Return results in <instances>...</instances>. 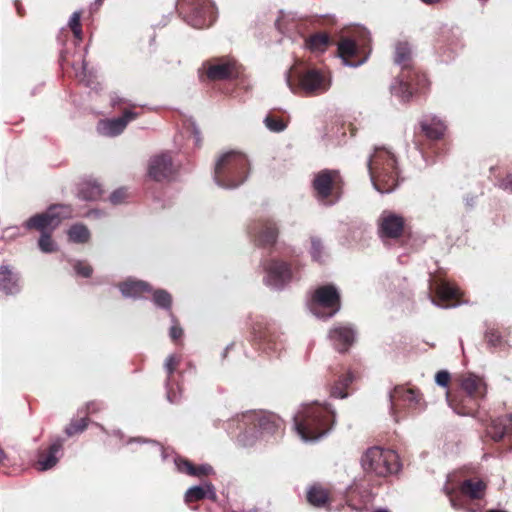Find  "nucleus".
I'll use <instances>...</instances> for the list:
<instances>
[{
	"label": "nucleus",
	"mask_w": 512,
	"mask_h": 512,
	"mask_svg": "<svg viewBox=\"0 0 512 512\" xmlns=\"http://www.w3.org/2000/svg\"><path fill=\"white\" fill-rule=\"evenodd\" d=\"M282 420L276 414L264 410H249L237 414L228 421L227 429L235 426L240 430L236 438L238 446L252 448L262 440H268L280 429Z\"/></svg>",
	"instance_id": "1"
},
{
	"label": "nucleus",
	"mask_w": 512,
	"mask_h": 512,
	"mask_svg": "<svg viewBox=\"0 0 512 512\" xmlns=\"http://www.w3.org/2000/svg\"><path fill=\"white\" fill-rule=\"evenodd\" d=\"M294 427L304 442H316L327 436L336 423V412L329 404H302L293 417Z\"/></svg>",
	"instance_id": "2"
},
{
	"label": "nucleus",
	"mask_w": 512,
	"mask_h": 512,
	"mask_svg": "<svg viewBox=\"0 0 512 512\" xmlns=\"http://www.w3.org/2000/svg\"><path fill=\"white\" fill-rule=\"evenodd\" d=\"M411 48L407 42H398L395 47V63L401 72L390 84V92L401 103H408L419 94H423L429 87L425 74L418 72L410 64Z\"/></svg>",
	"instance_id": "3"
},
{
	"label": "nucleus",
	"mask_w": 512,
	"mask_h": 512,
	"mask_svg": "<svg viewBox=\"0 0 512 512\" xmlns=\"http://www.w3.org/2000/svg\"><path fill=\"white\" fill-rule=\"evenodd\" d=\"M370 180L381 194L393 192L402 181L396 155L387 147H375L367 159Z\"/></svg>",
	"instance_id": "4"
},
{
	"label": "nucleus",
	"mask_w": 512,
	"mask_h": 512,
	"mask_svg": "<svg viewBox=\"0 0 512 512\" xmlns=\"http://www.w3.org/2000/svg\"><path fill=\"white\" fill-rule=\"evenodd\" d=\"M73 209L67 204L51 205L44 213L35 214L23 223L27 230L36 229L41 235L38 240V247L43 253H53L58 250V245L52 239L51 233L57 228L62 220L71 218Z\"/></svg>",
	"instance_id": "5"
},
{
	"label": "nucleus",
	"mask_w": 512,
	"mask_h": 512,
	"mask_svg": "<svg viewBox=\"0 0 512 512\" xmlns=\"http://www.w3.org/2000/svg\"><path fill=\"white\" fill-rule=\"evenodd\" d=\"M461 392L458 395H447L449 406L461 416L476 417L481 402L487 393L485 380L474 373L459 376Z\"/></svg>",
	"instance_id": "6"
},
{
	"label": "nucleus",
	"mask_w": 512,
	"mask_h": 512,
	"mask_svg": "<svg viewBox=\"0 0 512 512\" xmlns=\"http://www.w3.org/2000/svg\"><path fill=\"white\" fill-rule=\"evenodd\" d=\"M250 162L245 154L239 151H228L221 154L214 165L213 179L223 189H235L248 178Z\"/></svg>",
	"instance_id": "7"
},
{
	"label": "nucleus",
	"mask_w": 512,
	"mask_h": 512,
	"mask_svg": "<svg viewBox=\"0 0 512 512\" xmlns=\"http://www.w3.org/2000/svg\"><path fill=\"white\" fill-rule=\"evenodd\" d=\"M263 284L272 291L281 292L302 279L303 265L298 260L287 261L270 257L262 261Z\"/></svg>",
	"instance_id": "8"
},
{
	"label": "nucleus",
	"mask_w": 512,
	"mask_h": 512,
	"mask_svg": "<svg viewBox=\"0 0 512 512\" xmlns=\"http://www.w3.org/2000/svg\"><path fill=\"white\" fill-rule=\"evenodd\" d=\"M285 80L292 93L306 96L322 94L331 86L330 75L316 68H291Z\"/></svg>",
	"instance_id": "9"
},
{
	"label": "nucleus",
	"mask_w": 512,
	"mask_h": 512,
	"mask_svg": "<svg viewBox=\"0 0 512 512\" xmlns=\"http://www.w3.org/2000/svg\"><path fill=\"white\" fill-rule=\"evenodd\" d=\"M361 465L366 473L378 477L394 475L401 470L398 454L394 450L379 446L370 447L365 451Z\"/></svg>",
	"instance_id": "10"
},
{
	"label": "nucleus",
	"mask_w": 512,
	"mask_h": 512,
	"mask_svg": "<svg viewBox=\"0 0 512 512\" xmlns=\"http://www.w3.org/2000/svg\"><path fill=\"white\" fill-rule=\"evenodd\" d=\"M176 8L183 20L195 29L208 28L217 18L212 0H177Z\"/></svg>",
	"instance_id": "11"
},
{
	"label": "nucleus",
	"mask_w": 512,
	"mask_h": 512,
	"mask_svg": "<svg viewBox=\"0 0 512 512\" xmlns=\"http://www.w3.org/2000/svg\"><path fill=\"white\" fill-rule=\"evenodd\" d=\"M390 412L395 421H399L408 414H418L425 410L426 403L423 395L417 388L396 386L389 393Z\"/></svg>",
	"instance_id": "12"
},
{
	"label": "nucleus",
	"mask_w": 512,
	"mask_h": 512,
	"mask_svg": "<svg viewBox=\"0 0 512 512\" xmlns=\"http://www.w3.org/2000/svg\"><path fill=\"white\" fill-rule=\"evenodd\" d=\"M356 39L345 38L338 43V55L345 66L356 68L369 57L370 33L365 27L356 28Z\"/></svg>",
	"instance_id": "13"
},
{
	"label": "nucleus",
	"mask_w": 512,
	"mask_h": 512,
	"mask_svg": "<svg viewBox=\"0 0 512 512\" xmlns=\"http://www.w3.org/2000/svg\"><path fill=\"white\" fill-rule=\"evenodd\" d=\"M254 345L269 357H278L284 349L282 334L274 323L260 317L252 325Z\"/></svg>",
	"instance_id": "14"
},
{
	"label": "nucleus",
	"mask_w": 512,
	"mask_h": 512,
	"mask_svg": "<svg viewBox=\"0 0 512 512\" xmlns=\"http://www.w3.org/2000/svg\"><path fill=\"white\" fill-rule=\"evenodd\" d=\"M181 362V356L178 354H170L164 361V371L166 373L165 392L166 399L171 404H178L183 398L182 380L185 373H195L196 367L192 362L187 363V368L183 371L178 369Z\"/></svg>",
	"instance_id": "15"
},
{
	"label": "nucleus",
	"mask_w": 512,
	"mask_h": 512,
	"mask_svg": "<svg viewBox=\"0 0 512 512\" xmlns=\"http://www.w3.org/2000/svg\"><path fill=\"white\" fill-rule=\"evenodd\" d=\"M340 293L336 286L327 284L314 290L307 302L308 310L318 319H329L340 310Z\"/></svg>",
	"instance_id": "16"
},
{
	"label": "nucleus",
	"mask_w": 512,
	"mask_h": 512,
	"mask_svg": "<svg viewBox=\"0 0 512 512\" xmlns=\"http://www.w3.org/2000/svg\"><path fill=\"white\" fill-rule=\"evenodd\" d=\"M312 188L320 203L326 206L334 205L341 197L339 172L329 169L319 171L314 175Z\"/></svg>",
	"instance_id": "17"
},
{
	"label": "nucleus",
	"mask_w": 512,
	"mask_h": 512,
	"mask_svg": "<svg viewBox=\"0 0 512 512\" xmlns=\"http://www.w3.org/2000/svg\"><path fill=\"white\" fill-rule=\"evenodd\" d=\"M278 226L269 218H261L251 221L247 226L250 239L259 247H270L276 243Z\"/></svg>",
	"instance_id": "18"
},
{
	"label": "nucleus",
	"mask_w": 512,
	"mask_h": 512,
	"mask_svg": "<svg viewBox=\"0 0 512 512\" xmlns=\"http://www.w3.org/2000/svg\"><path fill=\"white\" fill-rule=\"evenodd\" d=\"M428 299L441 308H451L458 305V289L445 281H438L431 276L428 279Z\"/></svg>",
	"instance_id": "19"
},
{
	"label": "nucleus",
	"mask_w": 512,
	"mask_h": 512,
	"mask_svg": "<svg viewBox=\"0 0 512 512\" xmlns=\"http://www.w3.org/2000/svg\"><path fill=\"white\" fill-rule=\"evenodd\" d=\"M404 230V219L401 215L384 210L377 220V233L385 245L389 241L397 240Z\"/></svg>",
	"instance_id": "20"
},
{
	"label": "nucleus",
	"mask_w": 512,
	"mask_h": 512,
	"mask_svg": "<svg viewBox=\"0 0 512 512\" xmlns=\"http://www.w3.org/2000/svg\"><path fill=\"white\" fill-rule=\"evenodd\" d=\"M202 70L210 81L236 79L239 76L237 63L229 58H217L202 64Z\"/></svg>",
	"instance_id": "21"
},
{
	"label": "nucleus",
	"mask_w": 512,
	"mask_h": 512,
	"mask_svg": "<svg viewBox=\"0 0 512 512\" xmlns=\"http://www.w3.org/2000/svg\"><path fill=\"white\" fill-rule=\"evenodd\" d=\"M64 443V438L56 436L51 439L47 448L39 449L35 463L36 470L45 472L54 469L64 455Z\"/></svg>",
	"instance_id": "22"
},
{
	"label": "nucleus",
	"mask_w": 512,
	"mask_h": 512,
	"mask_svg": "<svg viewBox=\"0 0 512 512\" xmlns=\"http://www.w3.org/2000/svg\"><path fill=\"white\" fill-rule=\"evenodd\" d=\"M139 113L131 109H124L123 113L114 118H106L98 121L96 130L99 135L105 137H117L124 132L127 125L136 120Z\"/></svg>",
	"instance_id": "23"
},
{
	"label": "nucleus",
	"mask_w": 512,
	"mask_h": 512,
	"mask_svg": "<svg viewBox=\"0 0 512 512\" xmlns=\"http://www.w3.org/2000/svg\"><path fill=\"white\" fill-rule=\"evenodd\" d=\"M176 167L170 152H161L152 156L148 163V175L157 182L173 178Z\"/></svg>",
	"instance_id": "24"
},
{
	"label": "nucleus",
	"mask_w": 512,
	"mask_h": 512,
	"mask_svg": "<svg viewBox=\"0 0 512 512\" xmlns=\"http://www.w3.org/2000/svg\"><path fill=\"white\" fill-rule=\"evenodd\" d=\"M419 125L425 138L431 142L427 149L432 150V153H438V144L433 143L443 138L446 131L444 121L436 115L427 114L422 116Z\"/></svg>",
	"instance_id": "25"
},
{
	"label": "nucleus",
	"mask_w": 512,
	"mask_h": 512,
	"mask_svg": "<svg viewBox=\"0 0 512 512\" xmlns=\"http://www.w3.org/2000/svg\"><path fill=\"white\" fill-rule=\"evenodd\" d=\"M460 49V40L453 34H443L435 45L438 58L443 63H449L454 60Z\"/></svg>",
	"instance_id": "26"
},
{
	"label": "nucleus",
	"mask_w": 512,
	"mask_h": 512,
	"mask_svg": "<svg viewBox=\"0 0 512 512\" xmlns=\"http://www.w3.org/2000/svg\"><path fill=\"white\" fill-rule=\"evenodd\" d=\"M21 275L10 265L0 266V291L7 296H14L21 292Z\"/></svg>",
	"instance_id": "27"
},
{
	"label": "nucleus",
	"mask_w": 512,
	"mask_h": 512,
	"mask_svg": "<svg viewBox=\"0 0 512 512\" xmlns=\"http://www.w3.org/2000/svg\"><path fill=\"white\" fill-rule=\"evenodd\" d=\"M174 465L176 471L181 474H185L191 477H204L215 474L214 468L208 464L203 463L200 465H194L187 458L180 455L174 457Z\"/></svg>",
	"instance_id": "28"
},
{
	"label": "nucleus",
	"mask_w": 512,
	"mask_h": 512,
	"mask_svg": "<svg viewBox=\"0 0 512 512\" xmlns=\"http://www.w3.org/2000/svg\"><path fill=\"white\" fill-rule=\"evenodd\" d=\"M355 330L349 325H337L329 332V338L339 352H346L355 340Z\"/></svg>",
	"instance_id": "29"
},
{
	"label": "nucleus",
	"mask_w": 512,
	"mask_h": 512,
	"mask_svg": "<svg viewBox=\"0 0 512 512\" xmlns=\"http://www.w3.org/2000/svg\"><path fill=\"white\" fill-rule=\"evenodd\" d=\"M276 28L280 33L296 41L304 33L305 23L302 19H296L292 15H282L275 22Z\"/></svg>",
	"instance_id": "30"
},
{
	"label": "nucleus",
	"mask_w": 512,
	"mask_h": 512,
	"mask_svg": "<svg viewBox=\"0 0 512 512\" xmlns=\"http://www.w3.org/2000/svg\"><path fill=\"white\" fill-rule=\"evenodd\" d=\"M204 499H209L213 502L217 501L215 486L210 481H205L201 485L191 486L184 494V502L188 505Z\"/></svg>",
	"instance_id": "31"
},
{
	"label": "nucleus",
	"mask_w": 512,
	"mask_h": 512,
	"mask_svg": "<svg viewBox=\"0 0 512 512\" xmlns=\"http://www.w3.org/2000/svg\"><path fill=\"white\" fill-rule=\"evenodd\" d=\"M487 435L494 441H500L512 432V415L497 417L486 428Z\"/></svg>",
	"instance_id": "32"
},
{
	"label": "nucleus",
	"mask_w": 512,
	"mask_h": 512,
	"mask_svg": "<svg viewBox=\"0 0 512 512\" xmlns=\"http://www.w3.org/2000/svg\"><path fill=\"white\" fill-rule=\"evenodd\" d=\"M119 290L125 298L137 299L142 297L146 292H151V285L143 280L128 278L119 284Z\"/></svg>",
	"instance_id": "33"
},
{
	"label": "nucleus",
	"mask_w": 512,
	"mask_h": 512,
	"mask_svg": "<svg viewBox=\"0 0 512 512\" xmlns=\"http://www.w3.org/2000/svg\"><path fill=\"white\" fill-rule=\"evenodd\" d=\"M307 501L317 508H328L330 497L328 491L320 484H314L307 490Z\"/></svg>",
	"instance_id": "34"
},
{
	"label": "nucleus",
	"mask_w": 512,
	"mask_h": 512,
	"mask_svg": "<svg viewBox=\"0 0 512 512\" xmlns=\"http://www.w3.org/2000/svg\"><path fill=\"white\" fill-rule=\"evenodd\" d=\"M353 380L354 375L350 371L338 375L331 386V396L338 399L347 398L349 394L346 392V389L350 386Z\"/></svg>",
	"instance_id": "35"
},
{
	"label": "nucleus",
	"mask_w": 512,
	"mask_h": 512,
	"mask_svg": "<svg viewBox=\"0 0 512 512\" xmlns=\"http://www.w3.org/2000/svg\"><path fill=\"white\" fill-rule=\"evenodd\" d=\"M485 484L481 480L474 481L472 479L464 480L460 487L459 493L468 496L471 499H480L483 495Z\"/></svg>",
	"instance_id": "36"
},
{
	"label": "nucleus",
	"mask_w": 512,
	"mask_h": 512,
	"mask_svg": "<svg viewBox=\"0 0 512 512\" xmlns=\"http://www.w3.org/2000/svg\"><path fill=\"white\" fill-rule=\"evenodd\" d=\"M309 254L311 256L312 261L317 263H324L328 258V252L326 247L322 241V239L318 236L310 237V248Z\"/></svg>",
	"instance_id": "37"
},
{
	"label": "nucleus",
	"mask_w": 512,
	"mask_h": 512,
	"mask_svg": "<svg viewBox=\"0 0 512 512\" xmlns=\"http://www.w3.org/2000/svg\"><path fill=\"white\" fill-rule=\"evenodd\" d=\"M102 189L98 182L87 181L80 185L78 197L85 201H94L101 196Z\"/></svg>",
	"instance_id": "38"
},
{
	"label": "nucleus",
	"mask_w": 512,
	"mask_h": 512,
	"mask_svg": "<svg viewBox=\"0 0 512 512\" xmlns=\"http://www.w3.org/2000/svg\"><path fill=\"white\" fill-rule=\"evenodd\" d=\"M132 443H138V444L150 443V444L156 446L158 448V450L160 451L162 461H164V462L168 461L170 458L174 461V457L177 455L172 448H170V447H163L157 441L151 440V439H147V438H144V437H130L126 441L127 445L132 444Z\"/></svg>",
	"instance_id": "39"
},
{
	"label": "nucleus",
	"mask_w": 512,
	"mask_h": 512,
	"mask_svg": "<svg viewBox=\"0 0 512 512\" xmlns=\"http://www.w3.org/2000/svg\"><path fill=\"white\" fill-rule=\"evenodd\" d=\"M152 302L155 307L162 309L170 314L172 308V295L165 289H155L151 291Z\"/></svg>",
	"instance_id": "40"
},
{
	"label": "nucleus",
	"mask_w": 512,
	"mask_h": 512,
	"mask_svg": "<svg viewBox=\"0 0 512 512\" xmlns=\"http://www.w3.org/2000/svg\"><path fill=\"white\" fill-rule=\"evenodd\" d=\"M329 40V36L326 33H317L306 39L305 45L311 51L321 52L325 50Z\"/></svg>",
	"instance_id": "41"
},
{
	"label": "nucleus",
	"mask_w": 512,
	"mask_h": 512,
	"mask_svg": "<svg viewBox=\"0 0 512 512\" xmlns=\"http://www.w3.org/2000/svg\"><path fill=\"white\" fill-rule=\"evenodd\" d=\"M68 238L73 243H86L90 238V231L83 224H74L68 230Z\"/></svg>",
	"instance_id": "42"
},
{
	"label": "nucleus",
	"mask_w": 512,
	"mask_h": 512,
	"mask_svg": "<svg viewBox=\"0 0 512 512\" xmlns=\"http://www.w3.org/2000/svg\"><path fill=\"white\" fill-rule=\"evenodd\" d=\"M346 131L343 126L332 125L325 133L324 139L331 145L337 146L344 142Z\"/></svg>",
	"instance_id": "43"
},
{
	"label": "nucleus",
	"mask_w": 512,
	"mask_h": 512,
	"mask_svg": "<svg viewBox=\"0 0 512 512\" xmlns=\"http://www.w3.org/2000/svg\"><path fill=\"white\" fill-rule=\"evenodd\" d=\"M110 106L113 109H131L136 107L131 100L121 96L118 92L113 91L109 94Z\"/></svg>",
	"instance_id": "44"
},
{
	"label": "nucleus",
	"mask_w": 512,
	"mask_h": 512,
	"mask_svg": "<svg viewBox=\"0 0 512 512\" xmlns=\"http://www.w3.org/2000/svg\"><path fill=\"white\" fill-rule=\"evenodd\" d=\"M264 124L268 130L276 133L284 131L287 127V123L282 118L271 114L265 117Z\"/></svg>",
	"instance_id": "45"
},
{
	"label": "nucleus",
	"mask_w": 512,
	"mask_h": 512,
	"mask_svg": "<svg viewBox=\"0 0 512 512\" xmlns=\"http://www.w3.org/2000/svg\"><path fill=\"white\" fill-rule=\"evenodd\" d=\"M485 340L490 347L497 348L503 344V338L495 327L488 326L485 330Z\"/></svg>",
	"instance_id": "46"
},
{
	"label": "nucleus",
	"mask_w": 512,
	"mask_h": 512,
	"mask_svg": "<svg viewBox=\"0 0 512 512\" xmlns=\"http://www.w3.org/2000/svg\"><path fill=\"white\" fill-rule=\"evenodd\" d=\"M88 426V419L86 417L72 420L69 425L65 428V434L68 437H72L75 434L82 433Z\"/></svg>",
	"instance_id": "47"
},
{
	"label": "nucleus",
	"mask_w": 512,
	"mask_h": 512,
	"mask_svg": "<svg viewBox=\"0 0 512 512\" xmlns=\"http://www.w3.org/2000/svg\"><path fill=\"white\" fill-rule=\"evenodd\" d=\"M170 318H171V327L169 329V336L173 341H177L180 339L183 335V329L180 326L178 320L176 319L175 315L170 312Z\"/></svg>",
	"instance_id": "48"
},
{
	"label": "nucleus",
	"mask_w": 512,
	"mask_h": 512,
	"mask_svg": "<svg viewBox=\"0 0 512 512\" xmlns=\"http://www.w3.org/2000/svg\"><path fill=\"white\" fill-rule=\"evenodd\" d=\"M73 269L77 275L84 278H89L93 272L92 267L83 261H75L73 264Z\"/></svg>",
	"instance_id": "49"
},
{
	"label": "nucleus",
	"mask_w": 512,
	"mask_h": 512,
	"mask_svg": "<svg viewBox=\"0 0 512 512\" xmlns=\"http://www.w3.org/2000/svg\"><path fill=\"white\" fill-rule=\"evenodd\" d=\"M393 287L395 289L399 288L398 294L401 297L409 298L412 295V291L408 288L407 281L405 278H395V280L393 281ZM395 293H397V291H395Z\"/></svg>",
	"instance_id": "50"
},
{
	"label": "nucleus",
	"mask_w": 512,
	"mask_h": 512,
	"mask_svg": "<svg viewBox=\"0 0 512 512\" xmlns=\"http://www.w3.org/2000/svg\"><path fill=\"white\" fill-rule=\"evenodd\" d=\"M443 491L446 493V495L449 497L450 504L454 509H460L462 508V504L458 500V496L455 494V491L453 488H450L448 484H445L443 487Z\"/></svg>",
	"instance_id": "51"
},
{
	"label": "nucleus",
	"mask_w": 512,
	"mask_h": 512,
	"mask_svg": "<svg viewBox=\"0 0 512 512\" xmlns=\"http://www.w3.org/2000/svg\"><path fill=\"white\" fill-rule=\"evenodd\" d=\"M497 186L505 192L512 194V172L507 173L504 177L498 179Z\"/></svg>",
	"instance_id": "52"
},
{
	"label": "nucleus",
	"mask_w": 512,
	"mask_h": 512,
	"mask_svg": "<svg viewBox=\"0 0 512 512\" xmlns=\"http://www.w3.org/2000/svg\"><path fill=\"white\" fill-rule=\"evenodd\" d=\"M126 197L127 190L125 188H119L111 193L109 200L112 204L118 205L121 204Z\"/></svg>",
	"instance_id": "53"
},
{
	"label": "nucleus",
	"mask_w": 512,
	"mask_h": 512,
	"mask_svg": "<svg viewBox=\"0 0 512 512\" xmlns=\"http://www.w3.org/2000/svg\"><path fill=\"white\" fill-rule=\"evenodd\" d=\"M450 380V374L448 371L441 370L437 372L435 376V382L441 387H446Z\"/></svg>",
	"instance_id": "54"
},
{
	"label": "nucleus",
	"mask_w": 512,
	"mask_h": 512,
	"mask_svg": "<svg viewBox=\"0 0 512 512\" xmlns=\"http://www.w3.org/2000/svg\"><path fill=\"white\" fill-rule=\"evenodd\" d=\"M80 20H81V12L80 11L73 12L68 21V26L70 27V29L72 30V29L81 27Z\"/></svg>",
	"instance_id": "55"
},
{
	"label": "nucleus",
	"mask_w": 512,
	"mask_h": 512,
	"mask_svg": "<svg viewBox=\"0 0 512 512\" xmlns=\"http://www.w3.org/2000/svg\"><path fill=\"white\" fill-rule=\"evenodd\" d=\"M73 68L75 70V75L78 78L79 81H84V78L86 76V63L83 60L82 65L80 67H76L73 65Z\"/></svg>",
	"instance_id": "56"
},
{
	"label": "nucleus",
	"mask_w": 512,
	"mask_h": 512,
	"mask_svg": "<svg viewBox=\"0 0 512 512\" xmlns=\"http://www.w3.org/2000/svg\"><path fill=\"white\" fill-rule=\"evenodd\" d=\"M416 145H417V149L419 150V153L422 155V158L424 159V161L427 164L434 163V159H430L431 156H430L429 152L426 151V148L422 144L416 143Z\"/></svg>",
	"instance_id": "57"
},
{
	"label": "nucleus",
	"mask_w": 512,
	"mask_h": 512,
	"mask_svg": "<svg viewBox=\"0 0 512 512\" xmlns=\"http://www.w3.org/2000/svg\"><path fill=\"white\" fill-rule=\"evenodd\" d=\"M368 226L364 223H360L359 225L355 226L352 234V238L356 239V234H358L360 237L364 235V233L367 232Z\"/></svg>",
	"instance_id": "58"
},
{
	"label": "nucleus",
	"mask_w": 512,
	"mask_h": 512,
	"mask_svg": "<svg viewBox=\"0 0 512 512\" xmlns=\"http://www.w3.org/2000/svg\"><path fill=\"white\" fill-rule=\"evenodd\" d=\"M192 128H193V138H194L195 145L199 146L201 143L200 130L198 129V127L195 124L192 125Z\"/></svg>",
	"instance_id": "59"
},
{
	"label": "nucleus",
	"mask_w": 512,
	"mask_h": 512,
	"mask_svg": "<svg viewBox=\"0 0 512 512\" xmlns=\"http://www.w3.org/2000/svg\"><path fill=\"white\" fill-rule=\"evenodd\" d=\"M14 6H15V9H16V11H17V14H18L19 16H23V15H24V13H25V11H24V8H23V6L21 5V3H20V1H19V0H15V2H14Z\"/></svg>",
	"instance_id": "60"
},
{
	"label": "nucleus",
	"mask_w": 512,
	"mask_h": 512,
	"mask_svg": "<svg viewBox=\"0 0 512 512\" xmlns=\"http://www.w3.org/2000/svg\"><path fill=\"white\" fill-rule=\"evenodd\" d=\"M72 32H73V35L74 37L80 42L82 41V28L79 27V28H75V29H72Z\"/></svg>",
	"instance_id": "61"
},
{
	"label": "nucleus",
	"mask_w": 512,
	"mask_h": 512,
	"mask_svg": "<svg viewBox=\"0 0 512 512\" xmlns=\"http://www.w3.org/2000/svg\"><path fill=\"white\" fill-rule=\"evenodd\" d=\"M234 345V343H230L225 347L221 354L222 359H225L227 357L228 352L234 347Z\"/></svg>",
	"instance_id": "62"
},
{
	"label": "nucleus",
	"mask_w": 512,
	"mask_h": 512,
	"mask_svg": "<svg viewBox=\"0 0 512 512\" xmlns=\"http://www.w3.org/2000/svg\"><path fill=\"white\" fill-rule=\"evenodd\" d=\"M6 459V454L3 449L0 448V465L4 463V460Z\"/></svg>",
	"instance_id": "63"
},
{
	"label": "nucleus",
	"mask_w": 512,
	"mask_h": 512,
	"mask_svg": "<svg viewBox=\"0 0 512 512\" xmlns=\"http://www.w3.org/2000/svg\"><path fill=\"white\" fill-rule=\"evenodd\" d=\"M113 434H114L115 436L119 437L120 439H122V438H123V436H124L121 430H114V431H113Z\"/></svg>",
	"instance_id": "64"
}]
</instances>
